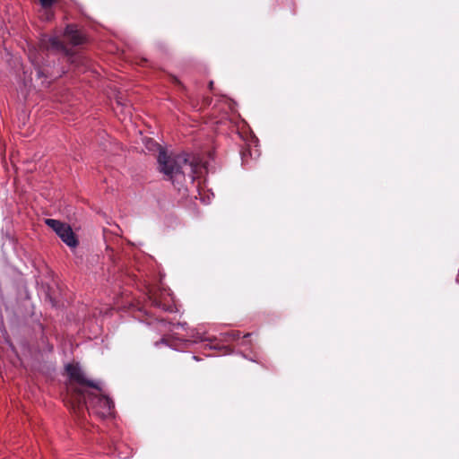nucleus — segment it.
<instances>
[{"mask_svg": "<svg viewBox=\"0 0 459 459\" xmlns=\"http://www.w3.org/2000/svg\"><path fill=\"white\" fill-rule=\"evenodd\" d=\"M65 402L79 418L86 413L105 419L113 414L114 403L105 394L102 383L90 380L86 375H67Z\"/></svg>", "mask_w": 459, "mask_h": 459, "instance_id": "obj_1", "label": "nucleus"}, {"mask_svg": "<svg viewBox=\"0 0 459 459\" xmlns=\"http://www.w3.org/2000/svg\"><path fill=\"white\" fill-rule=\"evenodd\" d=\"M158 163L159 169L178 189H180L183 186L186 172L195 173L194 163L186 153L168 155L164 151H160L158 156Z\"/></svg>", "mask_w": 459, "mask_h": 459, "instance_id": "obj_2", "label": "nucleus"}, {"mask_svg": "<svg viewBox=\"0 0 459 459\" xmlns=\"http://www.w3.org/2000/svg\"><path fill=\"white\" fill-rule=\"evenodd\" d=\"M45 223L51 228L69 247L74 248L78 246V238L69 224L55 219H46Z\"/></svg>", "mask_w": 459, "mask_h": 459, "instance_id": "obj_3", "label": "nucleus"}, {"mask_svg": "<svg viewBox=\"0 0 459 459\" xmlns=\"http://www.w3.org/2000/svg\"><path fill=\"white\" fill-rule=\"evenodd\" d=\"M148 299L152 307L163 311L173 312L175 306L171 293L164 288H152L148 292Z\"/></svg>", "mask_w": 459, "mask_h": 459, "instance_id": "obj_4", "label": "nucleus"}, {"mask_svg": "<svg viewBox=\"0 0 459 459\" xmlns=\"http://www.w3.org/2000/svg\"><path fill=\"white\" fill-rule=\"evenodd\" d=\"M45 56H47L45 51H40L30 56L36 75L39 79H48L52 76L51 65L45 62Z\"/></svg>", "mask_w": 459, "mask_h": 459, "instance_id": "obj_5", "label": "nucleus"}, {"mask_svg": "<svg viewBox=\"0 0 459 459\" xmlns=\"http://www.w3.org/2000/svg\"><path fill=\"white\" fill-rule=\"evenodd\" d=\"M64 36L73 46H79L86 41L83 33L74 24L66 26Z\"/></svg>", "mask_w": 459, "mask_h": 459, "instance_id": "obj_6", "label": "nucleus"}, {"mask_svg": "<svg viewBox=\"0 0 459 459\" xmlns=\"http://www.w3.org/2000/svg\"><path fill=\"white\" fill-rule=\"evenodd\" d=\"M49 46L54 49L64 52L72 63L74 62L75 57L74 52L69 49L66 45L57 37H52L49 39Z\"/></svg>", "mask_w": 459, "mask_h": 459, "instance_id": "obj_7", "label": "nucleus"}, {"mask_svg": "<svg viewBox=\"0 0 459 459\" xmlns=\"http://www.w3.org/2000/svg\"><path fill=\"white\" fill-rule=\"evenodd\" d=\"M65 373H82V369L78 362H72L65 366Z\"/></svg>", "mask_w": 459, "mask_h": 459, "instance_id": "obj_8", "label": "nucleus"}, {"mask_svg": "<svg viewBox=\"0 0 459 459\" xmlns=\"http://www.w3.org/2000/svg\"><path fill=\"white\" fill-rule=\"evenodd\" d=\"M223 340L224 341H235V340H238L239 339L240 337V332L239 331H237V330H232V331H230V332H227L223 334Z\"/></svg>", "mask_w": 459, "mask_h": 459, "instance_id": "obj_9", "label": "nucleus"}, {"mask_svg": "<svg viewBox=\"0 0 459 459\" xmlns=\"http://www.w3.org/2000/svg\"><path fill=\"white\" fill-rule=\"evenodd\" d=\"M57 0H39L41 6L45 9L51 7Z\"/></svg>", "mask_w": 459, "mask_h": 459, "instance_id": "obj_10", "label": "nucleus"}, {"mask_svg": "<svg viewBox=\"0 0 459 459\" xmlns=\"http://www.w3.org/2000/svg\"><path fill=\"white\" fill-rule=\"evenodd\" d=\"M170 80H171V82H172L174 84H176V85H178V86L181 87L182 89H185V86L182 84V82H180V81H179L176 76H174V75H170Z\"/></svg>", "mask_w": 459, "mask_h": 459, "instance_id": "obj_11", "label": "nucleus"}, {"mask_svg": "<svg viewBox=\"0 0 459 459\" xmlns=\"http://www.w3.org/2000/svg\"><path fill=\"white\" fill-rule=\"evenodd\" d=\"M223 349L225 350V352H224L225 354L230 353L232 351V350L228 346H224Z\"/></svg>", "mask_w": 459, "mask_h": 459, "instance_id": "obj_12", "label": "nucleus"}, {"mask_svg": "<svg viewBox=\"0 0 459 459\" xmlns=\"http://www.w3.org/2000/svg\"><path fill=\"white\" fill-rule=\"evenodd\" d=\"M208 86H209V89L212 91V90L213 89V82H212V81H211V82H209V85H208Z\"/></svg>", "mask_w": 459, "mask_h": 459, "instance_id": "obj_13", "label": "nucleus"}, {"mask_svg": "<svg viewBox=\"0 0 459 459\" xmlns=\"http://www.w3.org/2000/svg\"><path fill=\"white\" fill-rule=\"evenodd\" d=\"M251 335H252V333H246V334L243 336V338H244V339H247V338H249Z\"/></svg>", "mask_w": 459, "mask_h": 459, "instance_id": "obj_14", "label": "nucleus"}, {"mask_svg": "<svg viewBox=\"0 0 459 459\" xmlns=\"http://www.w3.org/2000/svg\"><path fill=\"white\" fill-rule=\"evenodd\" d=\"M205 101H206V103H207V104H210V101H211V100H209V98H207V99L205 100Z\"/></svg>", "mask_w": 459, "mask_h": 459, "instance_id": "obj_15", "label": "nucleus"}, {"mask_svg": "<svg viewBox=\"0 0 459 459\" xmlns=\"http://www.w3.org/2000/svg\"><path fill=\"white\" fill-rule=\"evenodd\" d=\"M247 342H248L247 341H243L242 344L245 345V344H247Z\"/></svg>", "mask_w": 459, "mask_h": 459, "instance_id": "obj_16", "label": "nucleus"}]
</instances>
